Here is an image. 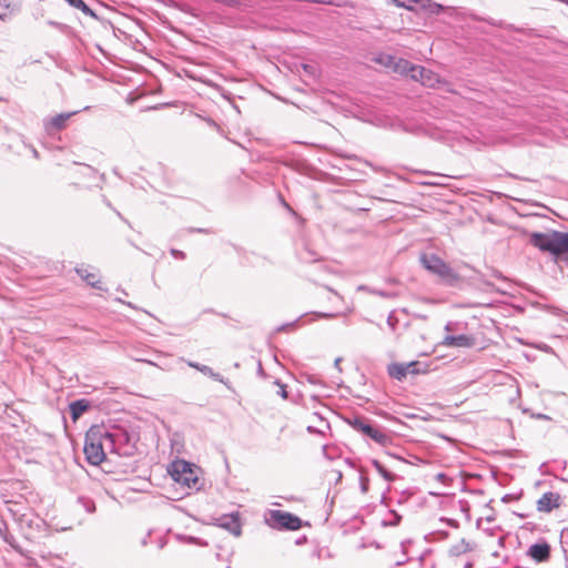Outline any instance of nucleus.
<instances>
[{"label":"nucleus","mask_w":568,"mask_h":568,"mask_svg":"<svg viewBox=\"0 0 568 568\" xmlns=\"http://www.w3.org/2000/svg\"><path fill=\"white\" fill-rule=\"evenodd\" d=\"M105 429L100 426H92L85 434L83 452L87 462L93 466L100 465L105 459V448H108L104 440Z\"/></svg>","instance_id":"obj_1"},{"label":"nucleus","mask_w":568,"mask_h":568,"mask_svg":"<svg viewBox=\"0 0 568 568\" xmlns=\"http://www.w3.org/2000/svg\"><path fill=\"white\" fill-rule=\"evenodd\" d=\"M138 435L122 428L112 432L105 429L104 440L108 448L119 456H132L136 452Z\"/></svg>","instance_id":"obj_2"},{"label":"nucleus","mask_w":568,"mask_h":568,"mask_svg":"<svg viewBox=\"0 0 568 568\" xmlns=\"http://www.w3.org/2000/svg\"><path fill=\"white\" fill-rule=\"evenodd\" d=\"M419 260L428 272L437 275L449 284H453L458 277L454 270L436 254L424 253L420 255Z\"/></svg>","instance_id":"obj_3"},{"label":"nucleus","mask_w":568,"mask_h":568,"mask_svg":"<svg viewBox=\"0 0 568 568\" xmlns=\"http://www.w3.org/2000/svg\"><path fill=\"white\" fill-rule=\"evenodd\" d=\"M265 523L273 529L298 530L302 527V519L288 511L272 509L265 517Z\"/></svg>","instance_id":"obj_4"},{"label":"nucleus","mask_w":568,"mask_h":568,"mask_svg":"<svg viewBox=\"0 0 568 568\" xmlns=\"http://www.w3.org/2000/svg\"><path fill=\"white\" fill-rule=\"evenodd\" d=\"M348 423L355 430L364 434L377 444L386 445L389 442V436L386 433L372 426L365 418L355 417L349 419Z\"/></svg>","instance_id":"obj_5"},{"label":"nucleus","mask_w":568,"mask_h":568,"mask_svg":"<svg viewBox=\"0 0 568 568\" xmlns=\"http://www.w3.org/2000/svg\"><path fill=\"white\" fill-rule=\"evenodd\" d=\"M556 239L557 231H550L547 233L534 232L529 236V242L541 252H548L555 255L556 251Z\"/></svg>","instance_id":"obj_6"},{"label":"nucleus","mask_w":568,"mask_h":568,"mask_svg":"<svg viewBox=\"0 0 568 568\" xmlns=\"http://www.w3.org/2000/svg\"><path fill=\"white\" fill-rule=\"evenodd\" d=\"M562 504V497L558 493L547 491L536 503V509L539 513L549 514L558 509Z\"/></svg>","instance_id":"obj_7"},{"label":"nucleus","mask_w":568,"mask_h":568,"mask_svg":"<svg viewBox=\"0 0 568 568\" xmlns=\"http://www.w3.org/2000/svg\"><path fill=\"white\" fill-rule=\"evenodd\" d=\"M419 365L418 362H410L408 364L393 363L388 365V375L397 381H403L407 374H417L419 369L416 367Z\"/></svg>","instance_id":"obj_8"},{"label":"nucleus","mask_w":568,"mask_h":568,"mask_svg":"<svg viewBox=\"0 0 568 568\" xmlns=\"http://www.w3.org/2000/svg\"><path fill=\"white\" fill-rule=\"evenodd\" d=\"M527 556L536 562H547L550 559V545L546 540L532 544L527 550Z\"/></svg>","instance_id":"obj_9"},{"label":"nucleus","mask_w":568,"mask_h":568,"mask_svg":"<svg viewBox=\"0 0 568 568\" xmlns=\"http://www.w3.org/2000/svg\"><path fill=\"white\" fill-rule=\"evenodd\" d=\"M172 477L174 478L175 481L184 484L187 487H191V483H196V477H194L193 470L186 463L174 465Z\"/></svg>","instance_id":"obj_10"},{"label":"nucleus","mask_w":568,"mask_h":568,"mask_svg":"<svg viewBox=\"0 0 568 568\" xmlns=\"http://www.w3.org/2000/svg\"><path fill=\"white\" fill-rule=\"evenodd\" d=\"M410 79L419 81L423 85L433 88L438 81V75L429 69L417 65L416 73L410 74Z\"/></svg>","instance_id":"obj_11"},{"label":"nucleus","mask_w":568,"mask_h":568,"mask_svg":"<svg viewBox=\"0 0 568 568\" xmlns=\"http://www.w3.org/2000/svg\"><path fill=\"white\" fill-rule=\"evenodd\" d=\"M219 526L235 536L241 535V521L237 514L223 515L219 518Z\"/></svg>","instance_id":"obj_12"},{"label":"nucleus","mask_w":568,"mask_h":568,"mask_svg":"<svg viewBox=\"0 0 568 568\" xmlns=\"http://www.w3.org/2000/svg\"><path fill=\"white\" fill-rule=\"evenodd\" d=\"M78 111L68 112V113H59L51 119L47 120L44 122V126L47 131L55 130L60 131L65 128L67 121L74 114H77Z\"/></svg>","instance_id":"obj_13"},{"label":"nucleus","mask_w":568,"mask_h":568,"mask_svg":"<svg viewBox=\"0 0 568 568\" xmlns=\"http://www.w3.org/2000/svg\"><path fill=\"white\" fill-rule=\"evenodd\" d=\"M443 344L445 346L454 347H470L474 345V337L460 334V335H447L444 337Z\"/></svg>","instance_id":"obj_14"},{"label":"nucleus","mask_w":568,"mask_h":568,"mask_svg":"<svg viewBox=\"0 0 568 568\" xmlns=\"http://www.w3.org/2000/svg\"><path fill=\"white\" fill-rule=\"evenodd\" d=\"M78 275L91 287L102 290L100 276L97 273L89 272L88 268L77 267Z\"/></svg>","instance_id":"obj_15"},{"label":"nucleus","mask_w":568,"mask_h":568,"mask_svg":"<svg viewBox=\"0 0 568 568\" xmlns=\"http://www.w3.org/2000/svg\"><path fill=\"white\" fill-rule=\"evenodd\" d=\"M555 255L568 260V232L557 231Z\"/></svg>","instance_id":"obj_16"},{"label":"nucleus","mask_w":568,"mask_h":568,"mask_svg":"<svg viewBox=\"0 0 568 568\" xmlns=\"http://www.w3.org/2000/svg\"><path fill=\"white\" fill-rule=\"evenodd\" d=\"M416 68L417 65L413 64L408 60L397 58L393 71L410 78V74L416 73Z\"/></svg>","instance_id":"obj_17"},{"label":"nucleus","mask_w":568,"mask_h":568,"mask_svg":"<svg viewBox=\"0 0 568 568\" xmlns=\"http://www.w3.org/2000/svg\"><path fill=\"white\" fill-rule=\"evenodd\" d=\"M90 407L88 399H78L69 405L70 414L73 420H77Z\"/></svg>","instance_id":"obj_18"},{"label":"nucleus","mask_w":568,"mask_h":568,"mask_svg":"<svg viewBox=\"0 0 568 568\" xmlns=\"http://www.w3.org/2000/svg\"><path fill=\"white\" fill-rule=\"evenodd\" d=\"M187 365L190 367H193V368L197 369L202 374L211 377L212 379L225 384L224 378L219 373H215L210 366L203 365V364H200V363H196V362H187Z\"/></svg>","instance_id":"obj_19"},{"label":"nucleus","mask_w":568,"mask_h":568,"mask_svg":"<svg viewBox=\"0 0 568 568\" xmlns=\"http://www.w3.org/2000/svg\"><path fill=\"white\" fill-rule=\"evenodd\" d=\"M471 550L470 544L465 539H462L459 542L453 545L449 548V555L454 557H458L463 554H466Z\"/></svg>","instance_id":"obj_20"},{"label":"nucleus","mask_w":568,"mask_h":568,"mask_svg":"<svg viewBox=\"0 0 568 568\" xmlns=\"http://www.w3.org/2000/svg\"><path fill=\"white\" fill-rule=\"evenodd\" d=\"M393 3L398 8H404L407 10H414L416 4H420L423 8H426V2L430 0H392Z\"/></svg>","instance_id":"obj_21"},{"label":"nucleus","mask_w":568,"mask_h":568,"mask_svg":"<svg viewBox=\"0 0 568 568\" xmlns=\"http://www.w3.org/2000/svg\"><path fill=\"white\" fill-rule=\"evenodd\" d=\"M372 465L374 468L378 471V474L388 483H392L395 480L396 476L388 471L381 462L377 459H372Z\"/></svg>","instance_id":"obj_22"},{"label":"nucleus","mask_w":568,"mask_h":568,"mask_svg":"<svg viewBox=\"0 0 568 568\" xmlns=\"http://www.w3.org/2000/svg\"><path fill=\"white\" fill-rule=\"evenodd\" d=\"M396 60V57L387 53H382L375 59L377 63L390 69H394Z\"/></svg>","instance_id":"obj_23"},{"label":"nucleus","mask_w":568,"mask_h":568,"mask_svg":"<svg viewBox=\"0 0 568 568\" xmlns=\"http://www.w3.org/2000/svg\"><path fill=\"white\" fill-rule=\"evenodd\" d=\"M300 260L305 263H312L316 262L318 258L313 251L306 247L300 253Z\"/></svg>","instance_id":"obj_24"},{"label":"nucleus","mask_w":568,"mask_h":568,"mask_svg":"<svg viewBox=\"0 0 568 568\" xmlns=\"http://www.w3.org/2000/svg\"><path fill=\"white\" fill-rule=\"evenodd\" d=\"M10 3L8 0H0V19L4 20L10 13Z\"/></svg>","instance_id":"obj_25"},{"label":"nucleus","mask_w":568,"mask_h":568,"mask_svg":"<svg viewBox=\"0 0 568 568\" xmlns=\"http://www.w3.org/2000/svg\"><path fill=\"white\" fill-rule=\"evenodd\" d=\"M75 9L81 10L85 16L97 18V14L94 13V11L91 10L89 8V6H87V3L83 0H80V3L75 7Z\"/></svg>","instance_id":"obj_26"},{"label":"nucleus","mask_w":568,"mask_h":568,"mask_svg":"<svg viewBox=\"0 0 568 568\" xmlns=\"http://www.w3.org/2000/svg\"><path fill=\"white\" fill-rule=\"evenodd\" d=\"M274 384L278 387V390H277V394L284 398V399H287L288 397V394H287V390H286V385L284 383H282L281 381H275Z\"/></svg>","instance_id":"obj_27"},{"label":"nucleus","mask_w":568,"mask_h":568,"mask_svg":"<svg viewBox=\"0 0 568 568\" xmlns=\"http://www.w3.org/2000/svg\"><path fill=\"white\" fill-rule=\"evenodd\" d=\"M171 254L176 258H185V253L175 248L171 250Z\"/></svg>","instance_id":"obj_28"},{"label":"nucleus","mask_w":568,"mask_h":568,"mask_svg":"<svg viewBox=\"0 0 568 568\" xmlns=\"http://www.w3.org/2000/svg\"><path fill=\"white\" fill-rule=\"evenodd\" d=\"M361 488L363 493L368 490V479L366 477H361Z\"/></svg>","instance_id":"obj_29"},{"label":"nucleus","mask_w":568,"mask_h":568,"mask_svg":"<svg viewBox=\"0 0 568 568\" xmlns=\"http://www.w3.org/2000/svg\"><path fill=\"white\" fill-rule=\"evenodd\" d=\"M396 322L397 320L392 314L387 317V324L389 325L392 331H395Z\"/></svg>","instance_id":"obj_30"},{"label":"nucleus","mask_w":568,"mask_h":568,"mask_svg":"<svg viewBox=\"0 0 568 568\" xmlns=\"http://www.w3.org/2000/svg\"><path fill=\"white\" fill-rule=\"evenodd\" d=\"M316 316L320 318H333L336 315L333 313H316Z\"/></svg>","instance_id":"obj_31"},{"label":"nucleus","mask_w":568,"mask_h":568,"mask_svg":"<svg viewBox=\"0 0 568 568\" xmlns=\"http://www.w3.org/2000/svg\"><path fill=\"white\" fill-rule=\"evenodd\" d=\"M281 203L283 204V206L288 211L291 212L292 214H295L294 210L291 207V205L284 200V199H281Z\"/></svg>","instance_id":"obj_32"},{"label":"nucleus","mask_w":568,"mask_h":568,"mask_svg":"<svg viewBox=\"0 0 568 568\" xmlns=\"http://www.w3.org/2000/svg\"><path fill=\"white\" fill-rule=\"evenodd\" d=\"M71 7L75 8L79 3H80V0H65Z\"/></svg>","instance_id":"obj_33"},{"label":"nucleus","mask_w":568,"mask_h":568,"mask_svg":"<svg viewBox=\"0 0 568 568\" xmlns=\"http://www.w3.org/2000/svg\"><path fill=\"white\" fill-rule=\"evenodd\" d=\"M447 523H448V525H450L452 527H455V528H456V527H458V523H457L456 520H454V519H447Z\"/></svg>","instance_id":"obj_34"},{"label":"nucleus","mask_w":568,"mask_h":568,"mask_svg":"<svg viewBox=\"0 0 568 568\" xmlns=\"http://www.w3.org/2000/svg\"><path fill=\"white\" fill-rule=\"evenodd\" d=\"M192 231L194 232H199V233H205V234H209L210 231L209 230H205V229H192Z\"/></svg>","instance_id":"obj_35"},{"label":"nucleus","mask_w":568,"mask_h":568,"mask_svg":"<svg viewBox=\"0 0 568 568\" xmlns=\"http://www.w3.org/2000/svg\"><path fill=\"white\" fill-rule=\"evenodd\" d=\"M303 68H304V70H305V71H307V72H308V71H311V69H312V67H311V65H308V64H303Z\"/></svg>","instance_id":"obj_36"},{"label":"nucleus","mask_w":568,"mask_h":568,"mask_svg":"<svg viewBox=\"0 0 568 568\" xmlns=\"http://www.w3.org/2000/svg\"><path fill=\"white\" fill-rule=\"evenodd\" d=\"M50 26H53V27H59L60 24L58 22H54V21H49L48 22Z\"/></svg>","instance_id":"obj_37"},{"label":"nucleus","mask_w":568,"mask_h":568,"mask_svg":"<svg viewBox=\"0 0 568 568\" xmlns=\"http://www.w3.org/2000/svg\"><path fill=\"white\" fill-rule=\"evenodd\" d=\"M393 568H404V567H403L402 562H396Z\"/></svg>","instance_id":"obj_38"},{"label":"nucleus","mask_w":568,"mask_h":568,"mask_svg":"<svg viewBox=\"0 0 568 568\" xmlns=\"http://www.w3.org/2000/svg\"><path fill=\"white\" fill-rule=\"evenodd\" d=\"M464 568H473V564L471 562H466Z\"/></svg>","instance_id":"obj_39"},{"label":"nucleus","mask_w":568,"mask_h":568,"mask_svg":"<svg viewBox=\"0 0 568 568\" xmlns=\"http://www.w3.org/2000/svg\"><path fill=\"white\" fill-rule=\"evenodd\" d=\"M341 361H342L341 358H337V359L335 361V366H336V367H338V365H339Z\"/></svg>","instance_id":"obj_40"},{"label":"nucleus","mask_w":568,"mask_h":568,"mask_svg":"<svg viewBox=\"0 0 568 568\" xmlns=\"http://www.w3.org/2000/svg\"><path fill=\"white\" fill-rule=\"evenodd\" d=\"M307 430H308L310 433H314V432H315V429H314L312 426H308V427H307Z\"/></svg>","instance_id":"obj_41"},{"label":"nucleus","mask_w":568,"mask_h":568,"mask_svg":"<svg viewBox=\"0 0 568 568\" xmlns=\"http://www.w3.org/2000/svg\"><path fill=\"white\" fill-rule=\"evenodd\" d=\"M227 568H230V567H227Z\"/></svg>","instance_id":"obj_42"}]
</instances>
